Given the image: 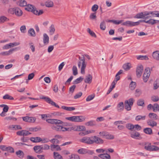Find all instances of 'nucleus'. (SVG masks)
<instances>
[{
    "label": "nucleus",
    "mask_w": 159,
    "mask_h": 159,
    "mask_svg": "<svg viewBox=\"0 0 159 159\" xmlns=\"http://www.w3.org/2000/svg\"><path fill=\"white\" fill-rule=\"evenodd\" d=\"M79 68H80L81 66V73L83 74L85 73V69L86 66V63L85 61L84 57L82 56L81 57H79V61L78 63Z\"/></svg>",
    "instance_id": "obj_1"
},
{
    "label": "nucleus",
    "mask_w": 159,
    "mask_h": 159,
    "mask_svg": "<svg viewBox=\"0 0 159 159\" xmlns=\"http://www.w3.org/2000/svg\"><path fill=\"white\" fill-rule=\"evenodd\" d=\"M66 120L75 122H81L84 121L85 118L83 116H72L66 117Z\"/></svg>",
    "instance_id": "obj_2"
},
{
    "label": "nucleus",
    "mask_w": 159,
    "mask_h": 159,
    "mask_svg": "<svg viewBox=\"0 0 159 159\" xmlns=\"http://www.w3.org/2000/svg\"><path fill=\"white\" fill-rule=\"evenodd\" d=\"M134 101V99L132 98H129L128 100H125L124 102L125 109L127 111L130 110Z\"/></svg>",
    "instance_id": "obj_3"
},
{
    "label": "nucleus",
    "mask_w": 159,
    "mask_h": 159,
    "mask_svg": "<svg viewBox=\"0 0 159 159\" xmlns=\"http://www.w3.org/2000/svg\"><path fill=\"white\" fill-rule=\"evenodd\" d=\"M144 148L148 151H156L159 149V148L155 145H151V144L148 143H146L145 144Z\"/></svg>",
    "instance_id": "obj_4"
},
{
    "label": "nucleus",
    "mask_w": 159,
    "mask_h": 159,
    "mask_svg": "<svg viewBox=\"0 0 159 159\" xmlns=\"http://www.w3.org/2000/svg\"><path fill=\"white\" fill-rule=\"evenodd\" d=\"M79 141L80 142L88 144H93V142L92 136L91 137L87 136L84 137L80 139Z\"/></svg>",
    "instance_id": "obj_5"
},
{
    "label": "nucleus",
    "mask_w": 159,
    "mask_h": 159,
    "mask_svg": "<svg viewBox=\"0 0 159 159\" xmlns=\"http://www.w3.org/2000/svg\"><path fill=\"white\" fill-rule=\"evenodd\" d=\"M150 75V69L149 67L146 68L145 70V72L143 75V79L144 82L148 81Z\"/></svg>",
    "instance_id": "obj_6"
},
{
    "label": "nucleus",
    "mask_w": 159,
    "mask_h": 159,
    "mask_svg": "<svg viewBox=\"0 0 159 159\" xmlns=\"http://www.w3.org/2000/svg\"><path fill=\"white\" fill-rule=\"evenodd\" d=\"M143 70V68L142 65H140L138 66L136 70V75L138 77H140L141 76Z\"/></svg>",
    "instance_id": "obj_7"
},
{
    "label": "nucleus",
    "mask_w": 159,
    "mask_h": 159,
    "mask_svg": "<svg viewBox=\"0 0 159 159\" xmlns=\"http://www.w3.org/2000/svg\"><path fill=\"white\" fill-rule=\"evenodd\" d=\"M42 99H45V101L49 104H51L52 106H54L55 107L59 108V106L55 102H53L50 98L48 97H43L41 98Z\"/></svg>",
    "instance_id": "obj_8"
},
{
    "label": "nucleus",
    "mask_w": 159,
    "mask_h": 159,
    "mask_svg": "<svg viewBox=\"0 0 159 159\" xmlns=\"http://www.w3.org/2000/svg\"><path fill=\"white\" fill-rule=\"evenodd\" d=\"M22 118L24 121L29 122H34L36 119L35 117L27 116L22 117Z\"/></svg>",
    "instance_id": "obj_9"
},
{
    "label": "nucleus",
    "mask_w": 159,
    "mask_h": 159,
    "mask_svg": "<svg viewBox=\"0 0 159 159\" xmlns=\"http://www.w3.org/2000/svg\"><path fill=\"white\" fill-rule=\"evenodd\" d=\"M93 141V144L94 143H103V141L102 139L97 137L96 136H92Z\"/></svg>",
    "instance_id": "obj_10"
},
{
    "label": "nucleus",
    "mask_w": 159,
    "mask_h": 159,
    "mask_svg": "<svg viewBox=\"0 0 159 159\" xmlns=\"http://www.w3.org/2000/svg\"><path fill=\"white\" fill-rule=\"evenodd\" d=\"M136 23H135V22H134L130 21L128 20L123 22L122 24V25L132 27L136 26Z\"/></svg>",
    "instance_id": "obj_11"
},
{
    "label": "nucleus",
    "mask_w": 159,
    "mask_h": 159,
    "mask_svg": "<svg viewBox=\"0 0 159 159\" xmlns=\"http://www.w3.org/2000/svg\"><path fill=\"white\" fill-rule=\"evenodd\" d=\"M17 48L11 49L9 51L2 52L0 53V55H9L12 54L13 52L16 51Z\"/></svg>",
    "instance_id": "obj_12"
},
{
    "label": "nucleus",
    "mask_w": 159,
    "mask_h": 159,
    "mask_svg": "<svg viewBox=\"0 0 159 159\" xmlns=\"http://www.w3.org/2000/svg\"><path fill=\"white\" fill-rule=\"evenodd\" d=\"M31 134V133L29 132L28 131L25 130H22L18 131L16 132V134L19 136H27Z\"/></svg>",
    "instance_id": "obj_13"
},
{
    "label": "nucleus",
    "mask_w": 159,
    "mask_h": 159,
    "mask_svg": "<svg viewBox=\"0 0 159 159\" xmlns=\"http://www.w3.org/2000/svg\"><path fill=\"white\" fill-rule=\"evenodd\" d=\"M148 15L147 12H145L144 13L141 12L138 13L134 16V18H144L146 16Z\"/></svg>",
    "instance_id": "obj_14"
},
{
    "label": "nucleus",
    "mask_w": 159,
    "mask_h": 159,
    "mask_svg": "<svg viewBox=\"0 0 159 159\" xmlns=\"http://www.w3.org/2000/svg\"><path fill=\"white\" fill-rule=\"evenodd\" d=\"M33 149L34 152L37 153L39 154L43 152L41 146H35L34 147Z\"/></svg>",
    "instance_id": "obj_15"
},
{
    "label": "nucleus",
    "mask_w": 159,
    "mask_h": 159,
    "mask_svg": "<svg viewBox=\"0 0 159 159\" xmlns=\"http://www.w3.org/2000/svg\"><path fill=\"white\" fill-rule=\"evenodd\" d=\"M92 80V76L90 74H88L86 76L84 81L86 83L90 84L91 83Z\"/></svg>",
    "instance_id": "obj_16"
},
{
    "label": "nucleus",
    "mask_w": 159,
    "mask_h": 159,
    "mask_svg": "<svg viewBox=\"0 0 159 159\" xmlns=\"http://www.w3.org/2000/svg\"><path fill=\"white\" fill-rule=\"evenodd\" d=\"M25 9L29 11H31L34 13V11L36 10V8L34 6L28 4L26 6Z\"/></svg>",
    "instance_id": "obj_17"
},
{
    "label": "nucleus",
    "mask_w": 159,
    "mask_h": 159,
    "mask_svg": "<svg viewBox=\"0 0 159 159\" xmlns=\"http://www.w3.org/2000/svg\"><path fill=\"white\" fill-rule=\"evenodd\" d=\"M14 14L17 16H22L23 12L18 7H15Z\"/></svg>",
    "instance_id": "obj_18"
},
{
    "label": "nucleus",
    "mask_w": 159,
    "mask_h": 159,
    "mask_svg": "<svg viewBox=\"0 0 159 159\" xmlns=\"http://www.w3.org/2000/svg\"><path fill=\"white\" fill-rule=\"evenodd\" d=\"M98 157L102 159H110L111 158L110 156L106 152V153L100 154L98 155Z\"/></svg>",
    "instance_id": "obj_19"
},
{
    "label": "nucleus",
    "mask_w": 159,
    "mask_h": 159,
    "mask_svg": "<svg viewBox=\"0 0 159 159\" xmlns=\"http://www.w3.org/2000/svg\"><path fill=\"white\" fill-rule=\"evenodd\" d=\"M148 125L152 127L154 126H156L157 125V123L156 121H154L153 120H148L147 122Z\"/></svg>",
    "instance_id": "obj_20"
},
{
    "label": "nucleus",
    "mask_w": 159,
    "mask_h": 159,
    "mask_svg": "<svg viewBox=\"0 0 159 159\" xmlns=\"http://www.w3.org/2000/svg\"><path fill=\"white\" fill-rule=\"evenodd\" d=\"M43 43L44 45L48 44L49 42V38L46 34H44L43 35Z\"/></svg>",
    "instance_id": "obj_21"
},
{
    "label": "nucleus",
    "mask_w": 159,
    "mask_h": 159,
    "mask_svg": "<svg viewBox=\"0 0 159 159\" xmlns=\"http://www.w3.org/2000/svg\"><path fill=\"white\" fill-rule=\"evenodd\" d=\"M143 132L146 134L149 135H151L153 134L152 129L150 128H144L143 130Z\"/></svg>",
    "instance_id": "obj_22"
},
{
    "label": "nucleus",
    "mask_w": 159,
    "mask_h": 159,
    "mask_svg": "<svg viewBox=\"0 0 159 159\" xmlns=\"http://www.w3.org/2000/svg\"><path fill=\"white\" fill-rule=\"evenodd\" d=\"M30 140L33 142L37 143L41 142L42 140V139L39 137H32L30 138Z\"/></svg>",
    "instance_id": "obj_23"
},
{
    "label": "nucleus",
    "mask_w": 159,
    "mask_h": 159,
    "mask_svg": "<svg viewBox=\"0 0 159 159\" xmlns=\"http://www.w3.org/2000/svg\"><path fill=\"white\" fill-rule=\"evenodd\" d=\"M159 23V20H157L152 19H150L149 20H147V23L151 25H153L157 23Z\"/></svg>",
    "instance_id": "obj_24"
},
{
    "label": "nucleus",
    "mask_w": 159,
    "mask_h": 159,
    "mask_svg": "<svg viewBox=\"0 0 159 159\" xmlns=\"http://www.w3.org/2000/svg\"><path fill=\"white\" fill-rule=\"evenodd\" d=\"M28 34L29 35L32 37H35L36 35L35 31L33 28H30L28 30Z\"/></svg>",
    "instance_id": "obj_25"
},
{
    "label": "nucleus",
    "mask_w": 159,
    "mask_h": 159,
    "mask_svg": "<svg viewBox=\"0 0 159 159\" xmlns=\"http://www.w3.org/2000/svg\"><path fill=\"white\" fill-rule=\"evenodd\" d=\"M152 56L154 59L159 60V51H156L152 53Z\"/></svg>",
    "instance_id": "obj_26"
},
{
    "label": "nucleus",
    "mask_w": 159,
    "mask_h": 159,
    "mask_svg": "<svg viewBox=\"0 0 159 159\" xmlns=\"http://www.w3.org/2000/svg\"><path fill=\"white\" fill-rule=\"evenodd\" d=\"M149 117L151 119L154 120H156L158 119V116L156 114L154 113H150L148 114Z\"/></svg>",
    "instance_id": "obj_27"
},
{
    "label": "nucleus",
    "mask_w": 159,
    "mask_h": 159,
    "mask_svg": "<svg viewBox=\"0 0 159 159\" xmlns=\"http://www.w3.org/2000/svg\"><path fill=\"white\" fill-rule=\"evenodd\" d=\"M118 111L123 110L124 108V104L123 102H120L117 105Z\"/></svg>",
    "instance_id": "obj_28"
},
{
    "label": "nucleus",
    "mask_w": 159,
    "mask_h": 159,
    "mask_svg": "<svg viewBox=\"0 0 159 159\" xmlns=\"http://www.w3.org/2000/svg\"><path fill=\"white\" fill-rule=\"evenodd\" d=\"M53 156L55 159H63L62 157L57 152H54Z\"/></svg>",
    "instance_id": "obj_29"
},
{
    "label": "nucleus",
    "mask_w": 159,
    "mask_h": 159,
    "mask_svg": "<svg viewBox=\"0 0 159 159\" xmlns=\"http://www.w3.org/2000/svg\"><path fill=\"white\" fill-rule=\"evenodd\" d=\"M55 31L54 26L53 25H52L49 27V33L50 35H52L54 34Z\"/></svg>",
    "instance_id": "obj_30"
},
{
    "label": "nucleus",
    "mask_w": 159,
    "mask_h": 159,
    "mask_svg": "<svg viewBox=\"0 0 159 159\" xmlns=\"http://www.w3.org/2000/svg\"><path fill=\"white\" fill-rule=\"evenodd\" d=\"M61 107L62 109L68 111H72L75 110V108L73 107H68L63 106H62Z\"/></svg>",
    "instance_id": "obj_31"
},
{
    "label": "nucleus",
    "mask_w": 159,
    "mask_h": 159,
    "mask_svg": "<svg viewBox=\"0 0 159 159\" xmlns=\"http://www.w3.org/2000/svg\"><path fill=\"white\" fill-rule=\"evenodd\" d=\"M16 153L20 158H23L24 156V153L21 150H19L16 152Z\"/></svg>",
    "instance_id": "obj_32"
},
{
    "label": "nucleus",
    "mask_w": 159,
    "mask_h": 159,
    "mask_svg": "<svg viewBox=\"0 0 159 159\" xmlns=\"http://www.w3.org/2000/svg\"><path fill=\"white\" fill-rule=\"evenodd\" d=\"M137 104L139 106H144V101L142 99L138 100L137 102Z\"/></svg>",
    "instance_id": "obj_33"
},
{
    "label": "nucleus",
    "mask_w": 159,
    "mask_h": 159,
    "mask_svg": "<svg viewBox=\"0 0 159 159\" xmlns=\"http://www.w3.org/2000/svg\"><path fill=\"white\" fill-rule=\"evenodd\" d=\"M61 126L60 125H53L52 127V128L57 131H61Z\"/></svg>",
    "instance_id": "obj_34"
},
{
    "label": "nucleus",
    "mask_w": 159,
    "mask_h": 159,
    "mask_svg": "<svg viewBox=\"0 0 159 159\" xmlns=\"http://www.w3.org/2000/svg\"><path fill=\"white\" fill-rule=\"evenodd\" d=\"M136 83L135 82L131 81L129 85V88L131 90H134L136 87Z\"/></svg>",
    "instance_id": "obj_35"
},
{
    "label": "nucleus",
    "mask_w": 159,
    "mask_h": 159,
    "mask_svg": "<svg viewBox=\"0 0 159 159\" xmlns=\"http://www.w3.org/2000/svg\"><path fill=\"white\" fill-rule=\"evenodd\" d=\"M137 59L138 60H148V58L147 56L139 55L137 56Z\"/></svg>",
    "instance_id": "obj_36"
},
{
    "label": "nucleus",
    "mask_w": 159,
    "mask_h": 159,
    "mask_svg": "<svg viewBox=\"0 0 159 159\" xmlns=\"http://www.w3.org/2000/svg\"><path fill=\"white\" fill-rule=\"evenodd\" d=\"M130 64L129 63H127L124 64L123 66V68L126 70H129L130 68Z\"/></svg>",
    "instance_id": "obj_37"
},
{
    "label": "nucleus",
    "mask_w": 159,
    "mask_h": 159,
    "mask_svg": "<svg viewBox=\"0 0 159 159\" xmlns=\"http://www.w3.org/2000/svg\"><path fill=\"white\" fill-rule=\"evenodd\" d=\"M140 136L139 133L136 132L134 133H132L131 134V137L133 138L136 139L137 137H139Z\"/></svg>",
    "instance_id": "obj_38"
},
{
    "label": "nucleus",
    "mask_w": 159,
    "mask_h": 159,
    "mask_svg": "<svg viewBox=\"0 0 159 159\" xmlns=\"http://www.w3.org/2000/svg\"><path fill=\"white\" fill-rule=\"evenodd\" d=\"M45 5L48 7H52L53 6V3L52 1H47L45 3Z\"/></svg>",
    "instance_id": "obj_39"
},
{
    "label": "nucleus",
    "mask_w": 159,
    "mask_h": 159,
    "mask_svg": "<svg viewBox=\"0 0 159 159\" xmlns=\"http://www.w3.org/2000/svg\"><path fill=\"white\" fill-rule=\"evenodd\" d=\"M145 116H138L136 117L135 119L136 121H139L141 120H144L145 119Z\"/></svg>",
    "instance_id": "obj_40"
},
{
    "label": "nucleus",
    "mask_w": 159,
    "mask_h": 159,
    "mask_svg": "<svg viewBox=\"0 0 159 159\" xmlns=\"http://www.w3.org/2000/svg\"><path fill=\"white\" fill-rule=\"evenodd\" d=\"M142 92L141 90L139 89H136L135 92V96L139 97L142 94Z\"/></svg>",
    "instance_id": "obj_41"
},
{
    "label": "nucleus",
    "mask_w": 159,
    "mask_h": 159,
    "mask_svg": "<svg viewBox=\"0 0 159 159\" xmlns=\"http://www.w3.org/2000/svg\"><path fill=\"white\" fill-rule=\"evenodd\" d=\"M87 31L91 36L95 38L97 36L95 33L93 31H92L89 28H88L87 29Z\"/></svg>",
    "instance_id": "obj_42"
},
{
    "label": "nucleus",
    "mask_w": 159,
    "mask_h": 159,
    "mask_svg": "<svg viewBox=\"0 0 159 159\" xmlns=\"http://www.w3.org/2000/svg\"><path fill=\"white\" fill-rule=\"evenodd\" d=\"M105 22L104 20H103L100 23V28L102 30H105L106 29Z\"/></svg>",
    "instance_id": "obj_43"
},
{
    "label": "nucleus",
    "mask_w": 159,
    "mask_h": 159,
    "mask_svg": "<svg viewBox=\"0 0 159 159\" xmlns=\"http://www.w3.org/2000/svg\"><path fill=\"white\" fill-rule=\"evenodd\" d=\"M126 127L129 130H132L134 129V125L130 123L126 124Z\"/></svg>",
    "instance_id": "obj_44"
},
{
    "label": "nucleus",
    "mask_w": 159,
    "mask_h": 159,
    "mask_svg": "<svg viewBox=\"0 0 159 159\" xmlns=\"http://www.w3.org/2000/svg\"><path fill=\"white\" fill-rule=\"evenodd\" d=\"M73 74L74 75H76L78 74V70L76 66H74L72 69Z\"/></svg>",
    "instance_id": "obj_45"
},
{
    "label": "nucleus",
    "mask_w": 159,
    "mask_h": 159,
    "mask_svg": "<svg viewBox=\"0 0 159 159\" xmlns=\"http://www.w3.org/2000/svg\"><path fill=\"white\" fill-rule=\"evenodd\" d=\"M19 5L20 7H24L27 5L26 2L25 0H20V1Z\"/></svg>",
    "instance_id": "obj_46"
},
{
    "label": "nucleus",
    "mask_w": 159,
    "mask_h": 159,
    "mask_svg": "<svg viewBox=\"0 0 159 159\" xmlns=\"http://www.w3.org/2000/svg\"><path fill=\"white\" fill-rule=\"evenodd\" d=\"M83 79L84 78H82L81 77H80L75 80L73 82V84H75L79 83L82 81Z\"/></svg>",
    "instance_id": "obj_47"
},
{
    "label": "nucleus",
    "mask_w": 159,
    "mask_h": 159,
    "mask_svg": "<svg viewBox=\"0 0 159 159\" xmlns=\"http://www.w3.org/2000/svg\"><path fill=\"white\" fill-rule=\"evenodd\" d=\"M85 125L88 126H93L95 125V122L93 120H91L86 123Z\"/></svg>",
    "instance_id": "obj_48"
},
{
    "label": "nucleus",
    "mask_w": 159,
    "mask_h": 159,
    "mask_svg": "<svg viewBox=\"0 0 159 159\" xmlns=\"http://www.w3.org/2000/svg\"><path fill=\"white\" fill-rule=\"evenodd\" d=\"M90 19L92 20H96L97 16H96V12L90 14L89 16Z\"/></svg>",
    "instance_id": "obj_49"
},
{
    "label": "nucleus",
    "mask_w": 159,
    "mask_h": 159,
    "mask_svg": "<svg viewBox=\"0 0 159 159\" xmlns=\"http://www.w3.org/2000/svg\"><path fill=\"white\" fill-rule=\"evenodd\" d=\"M87 149L85 148H82L79 149L78 150V152L80 154H86V151Z\"/></svg>",
    "instance_id": "obj_50"
},
{
    "label": "nucleus",
    "mask_w": 159,
    "mask_h": 159,
    "mask_svg": "<svg viewBox=\"0 0 159 159\" xmlns=\"http://www.w3.org/2000/svg\"><path fill=\"white\" fill-rule=\"evenodd\" d=\"M153 109L154 112H156L158 111H159V106L157 103H155L154 105Z\"/></svg>",
    "instance_id": "obj_51"
},
{
    "label": "nucleus",
    "mask_w": 159,
    "mask_h": 159,
    "mask_svg": "<svg viewBox=\"0 0 159 159\" xmlns=\"http://www.w3.org/2000/svg\"><path fill=\"white\" fill-rule=\"evenodd\" d=\"M3 98L4 99H7L11 100H13L14 99V98L10 96L7 94H6L3 97Z\"/></svg>",
    "instance_id": "obj_52"
},
{
    "label": "nucleus",
    "mask_w": 159,
    "mask_h": 159,
    "mask_svg": "<svg viewBox=\"0 0 159 159\" xmlns=\"http://www.w3.org/2000/svg\"><path fill=\"white\" fill-rule=\"evenodd\" d=\"M43 11L42 10H40L38 12V11L36 9L34 11V13L36 15L39 16L43 14Z\"/></svg>",
    "instance_id": "obj_53"
},
{
    "label": "nucleus",
    "mask_w": 159,
    "mask_h": 159,
    "mask_svg": "<svg viewBox=\"0 0 159 159\" xmlns=\"http://www.w3.org/2000/svg\"><path fill=\"white\" fill-rule=\"evenodd\" d=\"M8 129L11 130H16V125H9L8 126Z\"/></svg>",
    "instance_id": "obj_54"
},
{
    "label": "nucleus",
    "mask_w": 159,
    "mask_h": 159,
    "mask_svg": "<svg viewBox=\"0 0 159 159\" xmlns=\"http://www.w3.org/2000/svg\"><path fill=\"white\" fill-rule=\"evenodd\" d=\"M85 129V127L83 126H77V128L75 130L78 131H83Z\"/></svg>",
    "instance_id": "obj_55"
},
{
    "label": "nucleus",
    "mask_w": 159,
    "mask_h": 159,
    "mask_svg": "<svg viewBox=\"0 0 159 159\" xmlns=\"http://www.w3.org/2000/svg\"><path fill=\"white\" fill-rule=\"evenodd\" d=\"M95 97V95L94 94H92L91 95H89L86 98V101H89L94 98Z\"/></svg>",
    "instance_id": "obj_56"
},
{
    "label": "nucleus",
    "mask_w": 159,
    "mask_h": 159,
    "mask_svg": "<svg viewBox=\"0 0 159 159\" xmlns=\"http://www.w3.org/2000/svg\"><path fill=\"white\" fill-rule=\"evenodd\" d=\"M70 159H80L79 156L77 154H71L70 156Z\"/></svg>",
    "instance_id": "obj_57"
},
{
    "label": "nucleus",
    "mask_w": 159,
    "mask_h": 159,
    "mask_svg": "<svg viewBox=\"0 0 159 159\" xmlns=\"http://www.w3.org/2000/svg\"><path fill=\"white\" fill-rule=\"evenodd\" d=\"M63 123V122L60 120L54 119L53 124L59 125Z\"/></svg>",
    "instance_id": "obj_58"
},
{
    "label": "nucleus",
    "mask_w": 159,
    "mask_h": 159,
    "mask_svg": "<svg viewBox=\"0 0 159 159\" xmlns=\"http://www.w3.org/2000/svg\"><path fill=\"white\" fill-rule=\"evenodd\" d=\"M105 138L107 139H113L114 137L113 135L109 134L107 132V135L106 136Z\"/></svg>",
    "instance_id": "obj_59"
},
{
    "label": "nucleus",
    "mask_w": 159,
    "mask_h": 159,
    "mask_svg": "<svg viewBox=\"0 0 159 159\" xmlns=\"http://www.w3.org/2000/svg\"><path fill=\"white\" fill-rule=\"evenodd\" d=\"M6 151H7L11 153H13L14 152V148L10 146L7 147Z\"/></svg>",
    "instance_id": "obj_60"
},
{
    "label": "nucleus",
    "mask_w": 159,
    "mask_h": 159,
    "mask_svg": "<svg viewBox=\"0 0 159 159\" xmlns=\"http://www.w3.org/2000/svg\"><path fill=\"white\" fill-rule=\"evenodd\" d=\"M15 7L11 8L8 10V12L11 14H14L15 13Z\"/></svg>",
    "instance_id": "obj_61"
},
{
    "label": "nucleus",
    "mask_w": 159,
    "mask_h": 159,
    "mask_svg": "<svg viewBox=\"0 0 159 159\" xmlns=\"http://www.w3.org/2000/svg\"><path fill=\"white\" fill-rule=\"evenodd\" d=\"M98 6L97 4H94L92 7V10L93 11H96L98 9Z\"/></svg>",
    "instance_id": "obj_62"
},
{
    "label": "nucleus",
    "mask_w": 159,
    "mask_h": 159,
    "mask_svg": "<svg viewBox=\"0 0 159 159\" xmlns=\"http://www.w3.org/2000/svg\"><path fill=\"white\" fill-rule=\"evenodd\" d=\"M82 95V93L81 92H80L76 94L74 96V98L76 99L80 98Z\"/></svg>",
    "instance_id": "obj_63"
},
{
    "label": "nucleus",
    "mask_w": 159,
    "mask_h": 159,
    "mask_svg": "<svg viewBox=\"0 0 159 159\" xmlns=\"http://www.w3.org/2000/svg\"><path fill=\"white\" fill-rule=\"evenodd\" d=\"M134 129L137 130H140L141 129V127L139 125H134Z\"/></svg>",
    "instance_id": "obj_64"
}]
</instances>
